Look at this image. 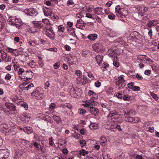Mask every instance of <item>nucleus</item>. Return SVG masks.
<instances>
[{
	"label": "nucleus",
	"mask_w": 159,
	"mask_h": 159,
	"mask_svg": "<svg viewBox=\"0 0 159 159\" xmlns=\"http://www.w3.org/2000/svg\"><path fill=\"white\" fill-rule=\"evenodd\" d=\"M89 53V50H83L82 53V55L83 56L86 57Z\"/></svg>",
	"instance_id": "nucleus-35"
},
{
	"label": "nucleus",
	"mask_w": 159,
	"mask_h": 159,
	"mask_svg": "<svg viewBox=\"0 0 159 159\" xmlns=\"http://www.w3.org/2000/svg\"><path fill=\"white\" fill-rule=\"evenodd\" d=\"M58 30L59 31H61L63 32L65 30L64 27L62 25H61L58 26Z\"/></svg>",
	"instance_id": "nucleus-40"
},
{
	"label": "nucleus",
	"mask_w": 159,
	"mask_h": 159,
	"mask_svg": "<svg viewBox=\"0 0 159 159\" xmlns=\"http://www.w3.org/2000/svg\"><path fill=\"white\" fill-rule=\"evenodd\" d=\"M89 153L88 152L85 150L84 149H82L80 151V154L83 155L84 156L85 154H87Z\"/></svg>",
	"instance_id": "nucleus-34"
},
{
	"label": "nucleus",
	"mask_w": 159,
	"mask_h": 159,
	"mask_svg": "<svg viewBox=\"0 0 159 159\" xmlns=\"http://www.w3.org/2000/svg\"><path fill=\"white\" fill-rule=\"evenodd\" d=\"M136 77L139 80H142L143 79V77L138 73L135 74Z\"/></svg>",
	"instance_id": "nucleus-46"
},
{
	"label": "nucleus",
	"mask_w": 159,
	"mask_h": 159,
	"mask_svg": "<svg viewBox=\"0 0 159 159\" xmlns=\"http://www.w3.org/2000/svg\"><path fill=\"white\" fill-rule=\"evenodd\" d=\"M9 22V24L11 25H14L16 24V23H18L19 20L17 19L15 17H10L7 20Z\"/></svg>",
	"instance_id": "nucleus-10"
},
{
	"label": "nucleus",
	"mask_w": 159,
	"mask_h": 159,
	"mask_svg": "<svg viewBox=\"0 0 159 159\" xmlns=\"http://www.w3.org/2000/svg\"><path fill=\"white\" fill-rule=\"evenodd\" d=\"M101 84V83L99 81H97L95 83V85L97 87H99Z\"/></svg>",
	"instance_id": "nucleus-60"
},
{
	"label": "nucleus",
	"mask_w": 159,
	"mask_h": 159,
	"mask_svg": "<svg viewBox=\"0 0 159 159\" xmlns=\"http://www.w3.org/2000/svg\"><path fill=\"white\" fill-rule=\"evenodd\" d=\"M83 106L84 107H91V103L90 102H88V103H86L83 104Z\"/></svg>",
	"instance_id": "nucleus-45"
},
{
	"label": "nucleus",
	"mask_w": 159,
	"mask_h": 159,
	"mask_svg": "<svg viewBox=\"0 0 159 159\" xmlns=\"http://www.w3.org/2000/svg\"><path fill=\"white\" fill-rule=\"evenodd\" d=\"M145 130L151 133H153L154 131V128L153 127H149L148 128H145Z\"/></svg>",
	"instance_id": "nucleus-33"
},
{
	"label": "nucleus",
	"mask_w": 159,
	"mask_h": 159,
	"mask_svg": "<svg viewBox=\"0 0 159 159\" xmlns=\"http://www.w3.org/2000/svg\"><path fill=\"white\" fill-rule=\"evenodd\" d=\"M138 18L140 20H143L144 19V15L143 14H141V13L139 12L138 14Z\"/></svg>",
	"instance_id": "nucleus-38"
},
{
	"label": "nucleus",
	"mask_w": 159,
	"mask_h": 159,
	"mask_svg": "<svg viewBox=\"0 0 159 159\" xmlns=\"http://www.w3.org/2000/svg\"><path fill=\"white\" fill-rule=\"evenodd\" d=\"M23 131L27 134H29L32 133L33 129L32 128L30 127H25L23 128Z\"/></svg>",
	"instance_id": "nucleus-17"
},
{
	"label": "nucleus",
	"mask_w": 159,
	"mask_h": 159,
	"mask_svg": "<svg viewBox=\"0 0 159 159\" xmlns=\"http://www.w3.org/2000/svg\"><path fill=\"white\" fill-rule=\"evenodd\" d=\"M90 112L95 116H97L99 113V110L98 108L94 107L93 106L90 108Z\"/></svg>",
	"instance_id": "nucleus-9"
},
{
	"label": "nucleus",
	"mask_w": 159,
	"mask_h": 159,
	"mask_svg": "<svg viewBox=\"0 0 159 159\" xmlns=\"http://www.w3.org/2000/svg\"><path fill=\"white\" fill-rule=\"evenodd\" d=\"M100 143L102 145H103V144H105L106 142H107V141L105 137H102L100 138Z\"/></svg>",
	"instance_id": "nucleus-26"
},
{
	"label": "nucleus",
	"mask_w": 159,
	"mask_h": 159,
	"mask_svg": "<svg viewBox=\"0 0 159 159\" xmlns=\"http://www.w3.org/2000/svg\"><path fill=\"white\" fill-rule=\"evenodd\" d=\"M34 27L35 28H37V29L41 28L43 26V24L40 23H39L37 22H34Z\"/></svg>",
	"instance_id": "nucleus-19"
},
{
	"label": "nucleus",
	"mask_w": 159,
	"mask_h": 159,
	"mask_svg": "<svg viewBox=\"0 0 159 159\" xmlns=\"http://www.w3.org/2000/svg\"><path fill=\"white\" fill-rule=\"evenodd\" d=\"M44 30H46L49 31L50 32V33L52 34L53 35L54 34V33L53 31V30H52L51 27V26H50V27L48 29V27H46L44 29Z\"/></svg>",
	"instance_id": "nucleus-37"
},
{
	"label": "nucleus",
	"mask_w": 159,
	"mask_h": 159,
	"mask_svg": "<svg viewBox=\"0 0 159 159\" xmlns=\"http://www.w3.org/2000/svg\"><path fill=\"white\" fill-rule=\"evenodd\" d=\"M16 49H13L11 48H7L6 49V50L7 52L13 53V52H14V51H16Z\"/></svg>",
	"instance_id": "nucleus-47"
},
{
	"label": "nucleus",
	"mask_w": 159,
	"mask_h": 159,
	"mask_svg": "<svg viewBox=\"0 0 159 159\" xmlns=\"http://www.w3.org/2000/svg\"><path fill=\"white\" fill-rule=\"evenodd\" d=\"M125 120L127 122L136 123L139 120V119L138 117H132L130 116H128V117L125 119Z\"/></svg>",
	"instance_id": "nucleus-11"
},
{
	"label": "nucleus",
	"mask_w": 159,
	"mask_h": 159,
	"mask_svg": "<svg viewBox=\"0 0 159 159\" xmlns=\"http://www.w3.org/2000/svg\"><path fill=\"white\" fill-rule=\"evenodd\" d=\"M0 130L3 132V133H7L9 135L13 136L16 134V129L14 128H9L8 126L5 124L0 125Z\"/></svg>",
	"instance_id": "nucleus-1"
},
{
	"label": "nucleus",
	"mask_w": 159,
	"mask_h": 159,
	"mask_svg": "<svg viewBox=\"0 0 159 159\" xmlns=\"http://www.w3.org/2000/svg\"><path fill=\"white\" fill-rule=\"evenodd\" d=\"M95 58L97 63L98 64H100L102 61L101 57L100 56H96Z\"/></svg>",
	"instance_id": "nucleus-31"
},
{
	"label": "nucleus",
	"mask_w": 159,
	"mask_h": 159,
	"mask_svg": "<svg viewBox=\"0 0 159 159\" xmlns=\"http://www.w3.org/2000/svg\"><path fill=\"white\" fill-rule=\"evenodd\" d=\"M9 154V152L4 150H0V159H7Z\"/></svg>",
	"instance_id": "nucleus-7"
},
{
	"label": "nucleus",
	"mask_w": 159,
	"mask_h": 159,
	"mask_svg": "<svg viewBox=\"0 0 159 159\" xmlns=\"http://www.w3.org/2000/svg\"><path fill=\"white\" fill-rule=\"evenodd\" d=\"M42 116L43 119L46 121H48L51 123L53 121L51 119L50 116L48 115H45V114H42Z\"/></svg>",
	"instance_id": "nucleus-14"
},
{
	"label": "nucleus",
	"mask_w": 159,
	"mask_h": 159,
	"mask_svg": "<svg viewBox=\"0 0 159 159\" xmlns=\"http://www.w3.org/2000/svg\"><path fill=\"white\" fill-rule=\"evenodd\" d=\"M34 87V84L32 83H30L29 85H28L27 86L25 87V88H24L23 89H24V90H30L31 89H32Z\"/></svg>",
	"instance_id": "nucleus-21"
},
{
	"label": "nucleus",
	"mask_w": 159,
	"mask_h": 159,
	"mask_svg": "<svg viewBox=\"0 0 159 159\" xmlns=\"http://www.w3.org/2000/svg\"><path fill=\"white\" fill-rule=\"evenodd\" d=\"M3 51L2 50H0V53L1 54V57L2 59V61H4L5 60V59L6 58V57H3V55H2V52H3Z\"/></svg>",
	"instance_id": "nucleus-59"
},
{
	"label": "nucleus",
	"mask_w": 159,
	"mask_h": 159,
	"mask_svg": "<svg viewBox=\"0 0 159 159\" xmlns=\"http://www.w3.org/2000/svg\"><path fill=\"white\" fill-rule=\"evenodd\" d=\"M60 62H57L55 63L53 66L55 69H56L60 67Z\"/></svg>",
	"instance_id": "nucleus-44"
},
{
	"label": "nucleus",
	"mask_w": 159,
	"mask_h": 159,
	"mask_svg": "<svg viewBox=\"0 0 159 159\" xmlns=\"http://www.w3.org/2000/svg\"><path fill=\"white\" fill-rule=\"evenodd\" d=\"M98 37V35L95 34H90L88 36V38L91 40H94Z\"/></svg>",
	"instance_id": "nucleus-18"
},
{
	"label": "nucleus",
	"mask_w": 159,
	"mask_h": 159,
	"mask_svg": "<svg viewBox=\"0 0 159 159\" xmlns=\"http://www.w3.org/2000/svg\"><path fill=\"white\" fill-rule=\"evenodd\" d=\"M122 95H123L122 93H118L116 94V96L118 98H120L121 99L123 97Z\"/></svg>",
	"instance_id": "nucleus-51"
},
{
	"label": "nucleus",
	"mask_w": 159,
	"mask_h": 159,
	"mask_svg": "<svg viewBox=\"0 0 159 159\" xmlns=\"http://www.w3.org/2000/svg\"><path fill=\"white\" fill-rule=\"evenodd\" d=\"M30 33H35L38 31V29H36L34 26L31 28L30 30Z\"/></svg>",
	"instance_id": "nucleus-39"
},
{
	"label": "nucleus",
	"mask_w": 159,
	"mask_h": 159,
	"mask_svg": "<svg viewBox=\"0 0 159 159\" xmlns=\"http://www.w3.org/2000/svg\"><path fill=\"white\" fill-rule=\"evenodd\" d=\"M19 105H20L21 107H23L25 110H27L28 108V105L25 102H19Z\"/></svg>",
	"instance_id": "nucleus-23"
},
{
	"label": "nucleus",
	"mask_w": 159,
	"mask_h": 159,
	"mask_svg": "<svg viewBox=\"0 0 159 159\" xmlns=\"http://www.w3.org/2000/svg\"><path fill=\"white\" fill-rule=\"evenodd\" d=\"M134 83L133 82H131L128 83L127 85L129 89H133L134 86Z\"/></svg>",
	"instance_id": "nucleus-43"
},
{
	"label": "nucleus",
	"mask_w": 159,
	"mask_h": 159,
	"mask_svg": "<svg viewBox=\"0 0 159 159\" xmlns=\"http://www.w3.org/2000/svg\"><path fill=\"white\" fill-rule=\"evenodd\" d=\"M143 6L138 7L136 8V10L139 11V12L141 13V14H143Z\"/></svg>",
	"instance_id": "nucleus-28"
},
{
	"label": "nucleus",
	"mask_w": 159,
	"mask_h": 159,
	"mask_svg": "<svg viewBox=\"0 0 159 159\" xmlns=\"http://www.w3.org/2000/svg\"><path fill=\"white\" fill-rule=\"evenodd\" d=\"M151 73V70H146L144 74L146 75H149Z\"/></svg>",
	"instance_id": "nucleus-64"
},
{
	"label": "nucleus",
	"mask_w": 159,
	"mask_h": 159,
	"mask_svg": "<svg viewBox=\"0 0 159 159\" xmlns=\"http://www.w3.org/2000/svg\"><path fill=\"white\" fill-rule=\"evenodd\" d=\"M31 96L33 98L37 100L41 99L44 97L43 94L37 89L35 90L31 93Z\"/></svg>",
	"instance_id": "nucleus-6"
},
{
	"label": "nucleus",
	"mask_w": 159,
	"mask_h": 159,
	"mask_svg": "<svg viewBox=\"0 0 159 159\" xmlns=\"http://www.w3.org/2000/svg\"><path fill=\"white\" fill-rule=\"evenodd\" d=\"M47 10H43L44 15L45 16H51L52 12L50 8H46Z\"/></svg>",
	"instance_id": "nucleus-16"
},
{
	"label": "nucleus",
	"mask_w": 159,
	"mask_h": 159,
	"mask_svg": "<svg viewBox=\"0 0 159 159\" xmlns=\"http://www.w3.org/2000/svg\"><path fill=\"white\" fill-rule=\"evenodd\" d=\"M80 144L81 146H84L86 144V142L84 140H82L80 141Z\"/></svg>",
	"instance_id": "nucleus-56"
},
{
	"label": "nucleus",
	"mask_w": 159,
	"mask_h": 159,
	"mask_svg": "<svg viewBox=\"0 0 159 159\" xmlns=\"http://www.w3.org/2000/svg\"><path fill=\"white\" fill-rule=\"evenodd\" d=\"M18 23H16V24H15L13 26H15L16 27L18 28H20L21 26V23H20V22L18 21Z\"/></svg>",
	"instance_id": "nucleus-53"
},
{
	"label": "nucleus",
	"mask_w": 159,
	"mask_h": 159,
	"mask_svg": "<svg viewBox=\"0 0 159 159\" xmlns=\"http://www.w3.org/2000/svg\"><path fill=\"white\" fill-rule=\"evenodd\" d=\"M115 10L116 15L121 18L125 17L128 15V11L123 8H121L119 5L116 7Z\"/></svg>",
	"instance_id": "nucleus-5"
},
{
	"label": "nucleus",
	"mask_w": 159,
	"mask_h": 159,
	"mask_svg": "<svg viewBox=\"0 0 159 159\" xmlns=\"http://www.w3.org/2000/svg\"><path fill=\"white\" fill-rule=\"evenodd\" d=\"M135 34L136 35H135V39L139 40H141L142 38L140 34L136 31V33H135Z\"/></svg>",
	"instance_id": "nucleus-25"
},
{
	"label": "nucleus",
	"mask_w": 159,
	"mask_h": 159,
	"mask_svg": "<svg viewBox=\"0 0 159 159\" xmlns=\"http://www.w3.org/2000/svg\"><path fill=\"white\" fill-rule=\"evenodd\" d=\"M136 31H134L132 32L129 35L130 38L132 39H134L135 38V35H136Z\"/></svg>",
	"instance_id": "nucleus-41"
},
{
	"label": "nucleus",
	"mask_w": 159,
	"mask_h": 159,
	"mask_svg": "<svg viewBox=\"0 0 159 159\" xmlns=\"http://www.w3.org/2000/svg\"><path fill=\"white\" fill-rule=\"evenodd\" d=\"M140 88L139 86H134L132 89L134 91H139L140 90Z\"/></svg>",
	"instance_id": "nucleus-54"
},
{
	"label": "nucleus",
	"mask_w": 159,
	"mask_h": 159,
	"mask_svg": "<svg viewBox=\"0 0 159 159\" xmlns=\"http://www.w3.org/2000/svg\"><path fill=\"white\" fill-rule=\"evenodd\" d=\"M78 112L80 114H85L86 113V111L85 110L81 109L79 110Z\"/></svg>",
	"instance_id": "nucleus-50"
},
{
	"label": "nucleus",
	"mask_w": 159,
	"mask_h": 159,
	"mask_svg": "<svg viewBox=\"0 0 159 159\" xmlns=\"http://www.w3.org/2000/svg\"><path fill=\"white\" fill-rule=\"evenodd\" d=\"M97 48L98 49V51H100L102 50L103 49V46L102 45L99 44L97 46Z\"/></svg>",
	"instance_id": "nucleus-52"
},
{
	"label": "nucleus",
	"mask_w": 159,
	"mask_h": 159,
	"mask_svg": "<svg viewBox=\"0 0 159 159\" xmlns=\"http://www.w3.org/2000/svg\"><path fill=\"white\" fill-rule=\"evenodd\" d=\"M73 136L75 139L79 140L81 139L82 138V136L78 133L75 134Z\"/></svg>",
	"instance_id": "nucleus-36"
},
{
	"label": "nucleus",
	"mask_w": 159,
	"mask_h": 159,
	"mask_svg": "<svg viewBox=\"0 0 159 159\" xmlns=\"http://www.w3.org/2000/svg\"><path fill=\"white\" fill-rule=\"evenodd\" d=\"M103 9L101 7H96L93 9L94 12L97 15H102L104 13L103 11Z\"/></svg>",
	"instance_id": "nucleus-12"
},
{
	"label": "nucleus",
	"mask_w": 159,
	"mask_h": 159,
	"mask_svg": "<svg viewBox=\"0 0 159 159\" xmlns=\"http://www.w3.org/2000/svg\"><path fill=\"white\" fill-rule=\"evenodd\" d=\"M108 51L110 53L108 54V56H109L111 57H113V56L112 55H111V54H114L115 53V51L113 49H109Z\"/></svg>",
	"instance_id": "nucleus-27"
},
{
	"label": "nucleus",
	"mask_w": 159,
	"mask_h": 159,
	"mask_svg": "<svg viewBox=\"0 0 159 159\" xmlns=\"http://www.w3.org/2000/svg\"><path fill=\"white\" fill-rule=\"evenodd\" d=\"M108 18L111 20L114 19L115 17V16L112 13H110L108 15Z\"/></svg>",
	"instance_id": "nucleus-42"
},
{
	"label": "nucleus",
	"mask_w": 159,
	"mask_h": 159,
	"mask_svg": "<svg viewBox=\"0 0 159 159\" xmlns=\"http://www.w3.org/2000/svg\"><path fill=\"white\" fill-rule=\"evenodd\" d=\"M123 77V75H121L118 77L114 80L115 83L117 86L119 90L123 89L126 85L125 80Z\"/></svg>",
	"instance_id": "nucleus-4"
},
{
	"label": "nucleus",
	"mask_w": 159,
	"mask_h": 159,
	"mask_svg": "<svg viewBox=\"0 0 159 159\" xmlns=\"http://www.w3.org/2000/svg\"><path fill=\"white\" fill-rule=\"evenodd\" d=\"M89 127L91 129H96L98 128V124L94 123H91Z\"/></svg>",
	"instance_id": "nucleus-20"
},
{
	"label": "nucleus",
	"mask_w": 159,
	"mask_h": 159,
	"mask_svg": "<svg viewBox=\"0 0 159 159\" xmlns=\"http://www.w3.org/2000/svg\"><path fill=\"white\" fill-rule=\"evenodd\" d=\"M27 11L30 15L32 16H36L38 14V11L33 8H30Z\"/></svg>",
	"instance_id": "nucleus-8"
},
{
	"label": "nucleus",
	"mask_w": 159,
	"mask_h": 159,
	"mask_svg": "<svg viewBox=\"0 0 159 159\" xmlns=\"http://www.w3.org/2000/svg\"><path fill=\"white\" fill-rule=\"evenodd\" d=\"M158 23V21L156 20H150L149 23L147 25V26L151 27L154 26Z\"/></svg>",
	"instance_id": "nucleus-15"
},
{
	"label": "nucleus",
	"mask_w": 159,
	"mask_h": 159,
	"mask_svg": "<svg viewBox=\"0 0 159 159\" xmlns=\"http://www.w3.org/2000/svg\"><path fill=\"white\" fill-rule=\"evenodd\" d=\"M88 94L89 95H93L96 96L97 95L96 93H95L93 91L91 90H89L88 92Z\"/></svg>",
	"instance_id": "nucleus-55"
},
{
	"label": "nucleus",
	"mask_w": 159,
	"mask_h": 159,
	"mask_svg": "<svg viewBox=\"0 0 159 159\" xmlns=\"http://www.w3.org/2000/svg\"><path fill=\"white\" fill-rule=\"evenodd\" d=\"M118 113L116 111H110L108 114V116L110 117H112L114 115H117Z\"/></svg>",
	"instance_id": "nucleus-24"
},
{
	"label": "nucleus",
	"mask_w": 159,
	"mask_h": 159,
	"mask_svg": "<svg viewBox=\"0 0 159 159\" xmlns=\"http://www.w3.org/2000/svg\"><path fill=\"white\" fill-rule=\"evenodd\" d=\"M113 64L116 67H118L119 66V63L115 61H114L113 62Z\"/></svg>",
	"instance_id": "nucleus-61"
},
{
	"label": "nucleus",
	"mask_w": 159,
	"mask_h": 159,
	"mask_svg": "<svg viewBox=\"0 0 159 159\" xmlns=\"http://www.w3.org/2000/svg\"><path fill=\"white\" fill-rule=\"evenodd\" d=\"M33 144L34 146V147L35 148H37V149H39V147L40 146V143H39L36 142H34L33 143ZM40 148L41 149V150L42 151V149L41 147V146H40Z\"/></svg>",
	"instance_id": "nucleus-30"
},
{
	"label": "nucleus",
	"mask_w": 159,
	"mask_h": 159,
	"mask_svg": "<svg viewBox=\"0 0 159 159\" xmlns=\"http://www.w3.org/2000/svg\"><path fill=\"white\" fill-rule=\"evenodd\" d=\"M49 143L50 145L52 146L53 144V139H52V138L51 137V138L49 139Z\"/></svg>",
	"instance_id": "nucleus-62"
},
{
	"label": "nucleus",
	"mask_w": 159,
	"mask_h": 159,
	"mask_svg": "<svg viewBox=\"0 0 159 159\" xmlns=\"http://www.w3.org/2000/svg\"><path fill=\"white\" fill-rule=\"evenodd\" d=\"M11 75L10 74L8 73L5 76V79L7 80H9L11 79Z\"/></svg>",
	"instance_id": "nucleus-48"
},
{
	"label": "nucleus",
	"mask_w": 159,
	"mask_h": 159,
	"mask_svg": "<svg viewBox=\"0 0 159 159\" xmlns=\"http://www.w3.org/2000/svg\"><path fill=\"white\" fill-rule=\"evenodd\" d=\"M42 22L47 25H50V23L48 19H45L42 20Z\"/></svg>",
	"instance_id": "nucleus-29"
},
{
	"label": "nucleus",
	"mask_w": 159,
	"mask_h": 159,
	"mask_svg": "<svg viewBox=\"0 0 159 159\" xmlns=\"http://www.w3.org/2000/svg\"><path fill=\"white\" fill-rule=\"evenodd\" d=\"M3 107H0V110L7 114H9L11 111H14L16 110V107L12 103L6 102Z\"/></svg>",
	"instance_id": "nucleus-2"
},
{
	"label": "nucleus",
	"mask_w": 159,
	"mask_h": 159,
	"mask_svg": "<svg viewBox=\"0 0 159 159\" xmlns=\"http://www.w3.org/2000/svg\"><path fill=\"white\" fill-rule=\"evenodd\" d=\"M86 17H87L88 18H89L92 19H94V18H93L92 17V15L91 14H90L89 13H87L86 14Z\"/></svg>",
	"instance_id": "nucleus-57"
},
{
	"label": "nucleus",
	"mask_w": 159,
	"mask_h": 159,
	"mask_svg": "<svg viewBox=\"0 0 159 159\" xmlns=\"http://www.w3.org/2000/svg\"><path fill=\"white\" fill-rule=\"evenodd\" d=\"M18 74L19 75H23V77L24 78H22V79H26L28 80H30L32 79L34 75V74L32 71L30 70L25 71L22 68H20L19 69L18 72Z\"/></svg>",
	"instance_id": "nucleus-3"
},
{
	"label": "nucleus",
	"mask_w": 159,
	"mask_h": 159,
	"mask_svg": "<svg viewBox=\"0 0 159 159\" xmlns=\"http://www.w3.org/2000/svg\"><path fill=\"white\" fill-rule=\"evenodd\" d=\"M122 98L125 101H129L130 99V96L128 95H123Z\"/></svg>",
	"instance_id": "nucleus-32"
},
{
	"label": "nucleus",
	"mask_w": 159,
	"mask_h": 159,
	"mask_svg": "<svg viewBox=\"0 0 159 159\" xmlns=\"http://www.w3.org/2000/svg\"><path fill=\"white\" fill-rule=\"evenodd\" d=\"M67 4L68 5H73L74 4V3L73 1V0H69L67 2Z\"/></svg>",
	"instance_id": "nucleus-58"
},
{
	"label": "nucleus",
	"mask_w": 159,
	"mask_h": 159,
	"mask_svg": "<svg viewBox=\"0 0 159 159\" xmlns=\"http://www.w3.org/2000/svg\"><path fill=\"white\" fill-rule=\"evenodd\" d=\"M52 118L54 121L56 122L57 124H60L62 123L61 119L59 116L54 115L53 116Z\"/></svg>",
	"instance_id": "nucleus-13"
},
{
	"label": "nucleus",
	"mask_w": 159,
	"mask_h": 159,
	"mask_svg": "<svg viewBox=\"0 0 159 159\" xmlns=\"http://www.w3.org/2000/svg\"><path fill=\"white\" fill-rule=\"evenodd\" d=\"M50 84L48 81H47L44 84L45 88V89H47L49 86Z\"/></svg>",
	"instance_id": "nucleus-63"
},
{
	"label": "nucleus",
	"mask_w": 159,
	"mask_h": 159,
	"mask_svg": "<svg viewBox=\"0 0 159 159\" xmlns=\"http://www.w3.org/2000/svg\"><path fill=\"white\" fill-rule=\"evenodd\" d=\"M23 154V152L21 150H19L16 152L15 155L16 156V157L20 158Z\"/></svg>",
	"instance_id": "nucleus-22"
},
{
	"label": "nucleus",
	"mask_w": 159,
	"mask_h": 159,
	"mask_svg": "<svg viewBox=\"0 0 159 159\" xmlns=\"http://www.w3.org/2000/svg\"><path fill=\"white\" fill-rule=\"evenodd\" d=\"M150 124V122L144 123L143 124V126L144 129H145V128H148V127L149 126Z\"/></svg>",
	"instance_id": "nucleus-49"
}]
</instances>
